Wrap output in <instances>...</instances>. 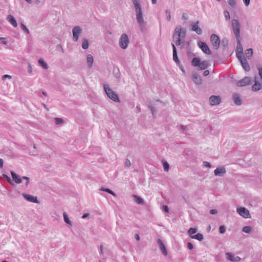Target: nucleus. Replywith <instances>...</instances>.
Segmentation results:
<instances>
[{
  "mask_svg": "<svg viewBox=\"0 0 262 262\" xmlns=\"http://www.w3.org/2000/svg\"><path fill=\"white\" fill-rule=\"evenodd\" d=\"M11 78H12L11 76L6 74V75H4L3 76L2 79L4 80H5L6 78L11 79Z\"/></svg>",
  "mask_w": 262,
  "mask_h": 262,
  "instance_id": "5fc2aeb1",
  "label": "nucleus"
},
{
  "mask_svg": "<svg viewBox=\"0 0 262 262\" xmlns=\"http://www.w3.org/2000/svg\"><path fill=\"white\" fill-rule=\"evenodd\" d=\"M22 195L23 196L25 200H27L29 202L36 203H38L37 198L36 196H34L30 194H26L25 193H23L22 194Z\"/></svg>",
  "mask_w": 262,
  "mask_h": 262,
  "instance_id": "4468645a",
  "label": "nucleus"
},
{
  "mask_svg": "<svg viewBox=\"0 0 262 262\" xmlns=\"http://www.w3.org/2000/svg\"><path fill=\"white\" fill-rule=\"evenodd\" d=\"M30 154L33 156H36L37 154V146L36 144H34L33 146V149L30 150Z\"/></svg>",
  "mask_w": 262,
  "mask_h": 262,
  "instance_id": "c9c22d12",
  "label": "nucleus"
},
{
  "mask_svg": "<svg viewBox=\"0 0 262 262\" xmlns=\"http://www.w3.org/2000/svg\"><path fill=\"white\" fill-rule=\"evenodd\" d=\"M172 39L177 46H179L181 43V38L173 34Z\"/></svg>",
  "mask_w": 262,
  "mask_h": 262,
  "instance_id": "cd10ccee",
  "label": "nucleus"
},
{
  "mask_svg": "<svg viewBox=\"0 0 262 262\" xmlns=\"http://www.w3.org/2000/svg\"><path fill=\"white\" fill-rule=\"evenodd\" d=\"M148 106L152 114L154 116L156 113V109L151 104H149Z\"/></svg>",
  "mask_w": 262,
  "mask_h": 262,
  "instance_id": "a19ab883",
  "label": "nucleus"
},
{
  "mask_svg": "<svg viewBox=\"0 0 262 262\" xmlns=\"http://www.w3.org/2000/svg\"><path fill=\"white\" fill-rule=\"evenodd\" d=\"M20 27L21 29L27 34L30 33V31L29 29L26 27V26L23 24L20 23Z\"/></svg>",
  "mask_w": 262,
  "mask_h": 262,
  "instance_id": "58836bf2",
  "label": "nucleus"
},
{
  "mask_svg": "<svg viewBox=\"0 0 262 262\" xmlns=\"http://www.w3.org/2000/svg\"><path fill=\"white\" fill-rule=\"evenodd\" d=\"M232 27L236 38H241L240 37V24L236 19L232 20Z\"/></svg>",
  "mask_w": 262,
  "mask_h": 262,
  "instance_id": "7ed1b4c3",
  "label": "nucleus"
},
{
  "mask_svg": "<svg viewBox=\"0 0 262 262\" xmlns=\"http://www.w3.org/2000/svg\"><path fill=\"white\" fill-rule=\"evenodd\" d=\"M201 61L199 58L194 57L192 59L191 64L194 67H199Z\"/></svg>",
  "mask_w": 262,
  "mask_h": 262,
  "instance_id": "c756f323",
  "label": "nucleus"
},
{
  "mask_svg": "<svg viewBox=\"0 0 262 262\" xmlns=\"http://www.w3.org/2000/svg\"><path fill=\"white\" fill-rule=\"evenodd\" d=\"M55 123L56 124H61L63 122V120L61 118H55Z\"/></svg>",
  "mask_w": 262,
  "mask_h": 262,
  "instance_id": "de8ad7c7",
  "label": "nucleus"
},
{
  "mask_svg": "<svg viewBox=\"0 0 262 262\" xmlns=\"http://www.w3.org/2000/svg\"><path fill=\"white\" fill-rule=\"evenodd\" d=\"M234 103L237 105H240L242 104V100L238 94L235 93L232 96Z\"/></svg>",
  "mask_w": 262,
  "mask_h": 262,
  "instance_id": "5701e85b",
  "label": "nucleus"
},
{
  "mask_svg": "<svg viewBox=\"0 0 262 262\" xmlns=\"http://www.w3.org/2000/svg\"><path fill=\"white\" fill-rule=\"evenodd\" d=\"M162 164L164 168V170L165 171H168L169 169V164L165 161H162Z\"/></svg>",
  "mask_w": 262,
  "mask_h": 262,
  "instance_id": "e433bc0d",
  "label": "nucleus"
},
{
  "mask_svg": "<svg viewBox=\"0 0 262 262\" xmlns=\"http://www.w3.org/2000/svg\"><path fill=\"white\" fill-rule=\"evenodd\" d=\"M203 165L204 166L208 168H210L211 167V164L207 161H205L203 162Z\"/></svg>",
  "mask_w": 262,
  "mask_h": 262,
  "instance_id": "3c124183",
  "label": "nucleus"
},
{
  "mask_svg": "<svg viewBox=\"0 0 262 262\" xmlns=\"http://www.w3.org/2000/svg\"><path fill=\"white\" fill-rule=\"evenodd\" d=\"M245 55L247 58H251L253 55V50L252 49H247L245 52Z\"/></svg>",
  "mask_w": 262,
  "mask_h": 262,
  "instance_id": "c85d7f7f",
  "label": "nucleus"
},
{
  "mask_svg": "<svg viewBox=\"0 0 262 262\" xmlns=\"http://www.w3.org/2000/svg\"><path fill=\"white\" fill-rule=\"evenodd\" d=\"M21 179V180L24 179V180H26V186H28V185L30 182V179L28 177H25V176L23 177Z\"/></svg>",
  "mask_w": 262,
  "mask_h": 262,
  "instance_id": "8fccbe9b",
  "label": "nucleus"
},
{
  "mask_svg": "<svg viewBox=\"0 0 262 262\" xmlns=\"http://www.w3.org/2000/svg\"><path fill=\"white\" fill-rule=\"evenodd\" d=\"M221 98L218 96H211L209 98V102L211 105H216L220 103Z\"/></svg>",
  "mask_w": 262,
  "mask_h": 262,
  "instance_id": "ddd939ff",
  "label": "nucleus"
},
{
  "mask_svg": "<svg viewBox=\"0 0 262 262\" xmlns=\"http://www.w3.org/2000/svg\"><path fill=\"white\" fill-rule=\"evenodd\" d=\"M209 74V71L208 70H205L203 73V75L204 76H207Z\"/></svg>",
  "mask_w": 262,
  "mask_h": 262,
  "instance_id": "0e129e2a",
  "label": "nucleus"
},
{
  "mask_svg": "<svg viewBox=\"0 0 262 262\" xmlns=\"http://www.w3.org/2000/svg\"><path fill=\"white\" fill-rule=\"evenodd\" d=\"M258 70L259 75L260 78L262 79V68H258Z\"/></svg>",
  "mask_w": 262,
  "mask_h": 262,
  "instance_id": "6e6d98bb",
  "label": "nucleus"
},
{
  "mask_svg": "<svg viewBox=\"0 0 262 262\" xmlns=\"http://www.w3.org/2000/svg\"><path fill=\"white\" fill-rule=\"evenodd\" d=\"M0 41L2 44L5 45H7L8 43V41L6 40V38L5 37H0Z\"/></svg>",
  "mask_w": 262,
  "mask_h": 262,
  "instance_id": "09e8293b",
  "label": "nucleus"
},
{
  "mask_svg": "<svg viewBox=\"0 0 262 262\" xmlns=\"http://www.w3.org/2000/svg\"><path fill=\"white\" fill-rule=\"evenodd\" d=\"M3 163H4L3 160L2 159H0V167L1 168H3Z\"/></svg>",
  "mask_w": 262,
  "mask_h": 262,
  "instance_id": "774afa93",
  "label": "nucleus"
},
{
  "mask_svg": "<svg viewBox=\"0 0 262 262\" xmlns=\"http://www.w3.org/2000/svg\"><path fill=\"white\" fill-rule=\"evenodd\" d=\"M182 18L184 19V20H187L188 19V15L186 13H184L183 15H182Z\"/></svg>",
  "mask_w": 262,
  "mask_h": 262,
  "instance_id": "13d9d810",
  "label": "nucleus"
},
{
  "mask_svg": "<svg viewBox=\"0 0 262 262\" xmlns=\"http://www.w3.org/2000/svg\"><path fill=\"white\" fill-rule=\"evenodd\" d=\"M196 231V228H190L188 231V233L191 236L192 234L195 233Z\"/></svg>",
  "mask_w": 262,
  "mask_h": 262,
  "instance_id": "ea45409f",
  "label": "nucleus"
},
{
  "mask_svg": "<svg viewBox=\"0 0 262 262\" xmlns=\"http://www.w3.org/2000/svg\"><path fill=\"white\" fill-rule=\"evenodd\" d=\"M219 231L221 233L223 234L226 231V228L224 226H221L219 227Z\"/></svg>",
  "mask_w": 262,
  "mask_h": 262,
  "instance_id": "a18cd8bd",
  "label": "nucleus"
},
{
  "mask_svg": "<svg viewBox=\"0 0 262 262\" xmlns=\"http://www.w3.org/2000/svg\"><path fill=\"white\" fill-rule=\"evenodd\" d=\"M173 51V59L177 64H180V61L177 55V51L174 43H171Z\"/></svg>",
  "mask_w": 262,
  "mask_h": 262,
  "instance_id": "a211bd4d",
  "label": "nucleus"
},
{
  "mask_svg": "<svg viewBox=\"0 0 262 262\" xmlns=\"http://www.w3.org/2000/svg\"><path fill=\"white\" fill-rule=\"evenodd\" d=\"M63 219H64V222L69 224V225L70 226H72V223L71 222V221L70 220L68 215L66 213H63Z\"/></svg>",
  "mask_w": 262,
  "mask_h": 262,
  "instance_id": "72a5a7b5",
  "label": "nucleus"
},
{
  "mask_svg": "<svg viewBox=\"0 0 262 262\" xmlns=\"http://www.w3.org/2000/svg\"><path fill=\"white\" fill-rule=\"evenodd\" d=\"M209 66L208 62L206 60H204L200 62V64L198 67V69L200 70H204Z\"/></svg>",
  "mask_w": 262,
  "mask_h": 262,
  "instance_id": "bb28decb",
  "label": "nucleus"
},
{
  "mask_svg": "<svg viewBox=\"0 0 262 262\" xmlns=\"http://www.w3.org/2000/svg\"><path fill=\"white\" fill-rule=\"evenodd\" d=\"M103 88L104 90V91L107 96V97L114 101V102H120V100L118 97V95L114 92L106 84H103Z\"/></svg>",
  "mask_w": 262,
  "mask_h": 262,
  "instance_id": "f03ea898",
  "label": "nucleus"
},
{
  "mask_svg": "<svg viewBox=\"0 0 262 262\" xmlns=\"http://www.w3.org/2000/svg\"><path fill=\"white\" fill-rule=\"evenodd\" d=\"M226 170L223 166L217 167L214 171V175L217 177L223 176L226 173Z\"/></svg>",
  "mask_w": 262,
  "mask_h": 262,
  "instance_id": "f8f14e48",
  "label": "nucleus"
},
{
  "mask_svg": "<svg viewBox=\"0 0 262 262\" xmlns=\"http://www.w3.org/2000/svg\"><path fill=\"white\" fill-rule=\"evenodd\" d=\"M252 79L249 77H245L243 79L237 81L236 85L238 87L245 86L250 85L251 83Z\"/></svg>",
  "mask_w": 262,
  "mask_h": 262,
  "instance_id": "423d86ee",
  "label": "nucleus"
},
{
  "mask_svg": "<svg viewBox=\"0 0 262 262\" xmlns=\"http://www.w3.org/2000/svg\"><path fill=\"white\" fill-rule=\"evenodd\" d=\"M187 247L190 250H192L193 248V246L191 243H188Z\"/></svg>",
  "mask_w": 262,
  "mask_h": 262,
  "instance_id": "4d7b16f0",
  "label": "nucleus"
},
{
  "mask_svg": "<svg viewBox=\"0 0 262 262\" xmlns=\"http://www.w3.org/2000/svg\"><path fill=\"white\" fill-rule=\"evenodd\" d=\"M86 62L88 64L89 68L91 69L93 67L94 58L91 54H88L86 56Z\"/></svg>",
  "mask_w": 262,
  "mask_h": 262,
  "instance_id": "393cba45",
  "label": "nucleus"
},
{
  "mask_svg": "<svg viewBox=\"0 0 262 262\" xmlns=\"http://www.w3.org/2000/svg\"><path fill=\"white\" fill-rule=\"evenodd\" d=\"M129 43V38L128 36L125 34H122L119 40V45L120 48L122 49H125L127 48Z\"/></svg>",
  "mask_w": 262,
  "mask_h": 262,
  "instance_id": "20e7f679",
  "label": "nucleus"
},
{
  "mask_svg": "<svg viewBox=\"0 0 262 262\" xmlns=\"http://www.w3.org/2000/svg\"><path fill=\"white\" fill-rule=\"evenodd\" d=\"M7 20L9 22L14 28L17 27V23L15 18L12 15H8L6 18Z\"/></svg>",
  "mask_w": 262,
  "mask_h": 262,
  "instance_id": "aec40b11",
  "label": "nucleus"
},
{
  "mask_svg": "<svg viewBox=\"0 0 262 262\" xmlns=\"http://www.w3.org/2000/svg\"><path fill=\"white\" fill-rule=\"evenodd\" d=\"M243 2L246 6H248L249 5L250 0H243Z\"/></svg>",
  "mask_w": 262,
  "mask_h": 262,
  "instance_id": "052dcab7",
  "label": "nucleus"
},
{
  "mask_svg": "<svg viewBox=\"0 0 262 262\" xmlns=\"http://www.w3.org/2000/svg\"><path fill=\"white\" fill-rule=\"evenodd\" d=\"M165 12L167 14V20L168 21H170L171 20V15H170V11L169 10H166L165 11Z\"/></svg>",
  "mask_w": 262,
  "mask_h": 262,
  "instance_id": "c03bdc74",
  "label": "nucleus"
},
{
  "mask_svg": "<svg viewBox=\"0 0 262 262\" xmlns=\"http://www.w3.org/2000/svg\"><path fill=\"white\" fill-rule=\"evenodd\" d=\"M251 229L252 228L250 226H245L243 228L242 231L246 233H249L251 232Z\"/></svg>",
  "mask_w": 262,
  "mask_h": 262,
  "instance_id": "4c0bfd02",
  "label": "nucleus"
},
{
  "mask_svg": "<svg viewBox=\"0 0 262 262\" xmlns=\"http://www.w3.org/2000/svg\"><path fill=\"white\" fill-rule=\"evenodd\" d=\"M227 2L229 5L232 7H234L236 5L235 0H227Z\"/></svg>",
  "mask_w": 262,
  "mask_h": 262,
  "instance_id": "79ce46f5",
  "label": "nucleus"
},
{
  "mask_svg": "<svg viewBox=\"0 0 262 262\" xmlns=\"http://www.w3.org/2000/svg\"><path fill=\"white\" fill-rule=\"evenodd\" d=\"M236 211L237 212L244 218L251 219V217L249 211L245 207H238L237 208Z\"/></svg>",
  "mask_w": 262,
  "mask_h": 262,
  "instance_id": "39448f33",
  "label": "nucleus"
},
{
  "mask_svg": "<svg viewBox=\"0 0 262 262\" xmlns=\"http://www.w3.org/2000/svg\"><path fill=\"white\" fill-rule=\"evenodd\" d=\"M210 213L211 214H215L217 213V211L215 209H211L210 210Z\"/></svg>",
  "mask_w": 262,
  "mask_h": 262,
  "instance_id": "bf43d9fd",
  "label": "nucleus"
},
{
  "mask_svg": "<svg viewBox=\"0 0 262 262\" xmlns=\"http://www.w3.org/2000/svg\"><path fill=\"white\" fill-rule=\"evenodd\" d=\"M199 21H197L195 23L192 24L191 25V30L195 32L198 34L200 35L202 33V30L199 26Z\"/></svg>",
  "mask_w": 262,
  "mask_h": 262,
  "instance_id": "dca6fc26",
  "label": "nucleus"
},
{
  "mask_svg": "<svg viewBox=\"0 0 262 262\" xmlns=\"http://www.w3.org/2000/svg\"><path fill=\"white\" fill-rule=\"evenodd\" d=\"M89 43L88 40L86 39H84L82 43V48L84 50H86L89 48Z\"/></svg>",
  "mask_w": 262,
  "mask_h": 262,
  "instance_id": "f704fd0d",
  "label": "nucleus"
},
{
  "mask_svg": "<svg viewBox=\"0 0 262 262\" xmlns=\"http://www.w3.org/2000/svg\"><path fill=\"white\" fill-rule=\"evenodd\" d=\"M89 216V213H85L82 216V219H84Z\"/></svg>",
  "mask_w": 262,
  "mask_h": 262,
  "instance_id": "69168bd1",
  "label": "nucleus"
},
{
  "mask_svg": "<svg viewBox=\"0 0 262 262\" xmlns=\"http://www.w3.org/2000/svg\"><path fill=\"white\" fill-rule=\"evenodd\" d=\"M198 45L201 49V50L204 53L208 55L211 54V51L208 46L205 42H202L201 41H198Z\"/></svg>",
  "mask_w": 262,
  "mask_h": 262,
  "instance_id": "9b49d317",
  "label": "nucleus"
},
{
  "mask_svg": "<svg viewBox=\"0 0 262 262\" xmlns=\"http://www.w3.org/2000/svg\"><path fill=\"white\" fill-rule=\"evenodd\" d=\"M99 190H100V191L107 192L110 193L111 194H112V195H113L114 196H116V194L114 192H113L112 190H111V189H110L108 188L101 187V188H100Z\"/></svg>",
  "mask_w": 262,
  "mask_h": 262,
  "instance_id": "2f4dec72",
  "label": "nucleus"
},
{
  "mask_svg": "<svg viewBox=\"0 0 262 262\" xmlns=\"http://www.w3.org/2000/svg\"><path fill=\"white\" fill-rule=\"evenodd\" d=\"M173 34L176 35V36L179 37L181 39H184L185 37L186 31L181 26H177L175 28Z\"/></svg>",
  "mask_w": 262,
  "mask_h": 262,
  "instance_id": "1a4fd4ad",
  "label": "nucleus"
},
{
  "mask_svg": "<svg viewBox=\"0 0 262 262\" xmlns=\"http://www.w3.org/2000/svg\"><path fill=\"white\" fill-rule=\"evenodd\" d=\"M191 237L193 239H196L198 241H201L203 239V235L201 233H198L194 235H191Z\"/></svg>",
  "mask_w": 262,
  "mask_h": 262,
  "instance_id": "473e14b6",
  "label": "nucleus"
},
{
  "mask_svg": "<svg viewBox=\"0 0 262 262\" xmlns=\"http://www.w3.org/2000/svg\"><path fill=\"white\" fill-rule=\"evenodd\" d=\"M238 60H239L242 67L244 68V69L246 71H249L250 70V67L246 59L244 57H241V58H238Z\"/></svg>",
  "mask_w": 262,
  "mask_h": 262,
  "instance_id": "2eb2a0df",
  "label": "nucleus"
},
{
  "mask_svg": "<svg viewBox=\"0 0 262 262\" xmlns=\"http://www.w3.org/2000/svg\"><path fill=\"white\" fill-rule=\"evenodd\" d=\"M224 14L226 20H229L230 18V14H229V13L228 12V11H227L226 10L224 11Z\"/></svg>",
  "mask_w": 262,
  "mask_h": 262,
  "instance_id": "37998d69",
  "label": "nucleus"
},
{
  "mask_svg": "<svg viewBox=\"0 0 262 262\" xmlns=\"http://www.w3.org/2000/svg\"><path fill=\"white\" fill-rule=\"evenodd\" d=\"M237 40V47L236 49V55L237 58H241L243 56V49L241 42V38H236Z\"/></svg>",
  "mask_w": 262,
  "mask_h": 262,
  "instance_id": "9d476101",
  "label": "nucleus"
},
{
  "mask_svg": "<svg viewBox=\"0 0 262 262\" xmlns=\"http://www.w3.org/2000/svg\"><path fill=\"white\" fill-rule=\"evenodd\" d=\"M4 177L6 179V180L11 184V185H13V184L11 182V179L8 177L7 175L6 174H4Z\"/></svg>",
  "mask_w": 262,
  "mask_h": 262,
  "instance_id": "864d4df0",
  "label": "nucleus"
},
{
  "mask_svg": "<svg viewBox=\"0 0 262 262\" xmlns=\"http://www.w3.org/2000/svg\"><path fill=\"white\" fill-rule=\"evenodd\" d=\"M100 253L101 254H103V246L102 245L100 246Z\"/></svg>",
  "mask_w": 262,
  "mask_h": 262,
  "instance_id": "680f3d73",
  "label": "nucleus"
},
{
  "mask_svg": "<svg viewBox=\"0 0 262 262\" xmlns=\"http://www.w3.org/2000/svg\"><path fill=\"white\" fill-rule=\"evenodd\" d=\"M252 89L254 92L261 90L262 89V83L255 79V83L252 85Z\"/></svg>",
  "mask_w": 262,
  "mask_h": 262,
  "instance_id": "412c9836",
  "label": "nucleus"
},
{
  "mask_svg": "<svg viewBox=\"0 0 262 262\" xmlns=\"http://www.w3.org/2000/svg\"><path fill=\"white\" fill-rule=\"evenodd\" d=\"M135 237L137 241H139L140 239V236L138 234H136L135 235Z\"/></svg>",
  "mask_w": 262,
  "mask_h": 262,
  "instance_id": "338daca9",
  "label": "nucleus"
},
{
  "mask_svg": "<svg viewBox=\"0 0 262 262\" xmlns=\"http://www.w3.org/2000/svg\"><path fill=\"white\" fill-rule=\"evenodd\" d=\"M226 256V258L231 261L238 262L241 260V258L239 256L234 257V256L230 253H227Z\"/></svg>",
  "mask_w": 262,
  "mask_h": 262,
  "instance_id": "f3484780",
  "label": "nucleus"
},
{
  "mask_svg": "<svg viewBox=\"0 0 262 262\" xmlns=\"http://www.w3.org/2000/svg\"><path fill=\"white\" fill-rule=\"evenodd\" d=\"M132 1L135 10L137 23L139 25L141 30H143L146 23L143 18V13L140 0H132Z\"/></svg>",
  "mask_w": 262,
  "mask_h": 262,
  "instance_id": "f257e3e1",
  "label": "nucleus"
},
{
  "mask_svg": "<svg viewBox=\"0 0 262 262\" xmlns=\"http://www.w3.org/2000/svg\"><path fill=\"white\" fill-rule=\"evenodd\" d=\"M133 197L134 198L135 202L138 204L143 205L144 204V200L141 197L135 194L133 195Z\"/></svg>",
  "mask_w": 262,
  "mask_h": 262,
  "instance_id": "a878e982",
  "label": "nucleus"
},
{
  "mask_svg": "<svg viewBox=\"0 0 262 262\" xmlns=\"http://www.w3.org/2000/svg\"><path fill=\"white\" fill-rule=\"evenodd\" d=\"M157 243L159 245L160 249L163 254L165 256H166L167 255V252L166 247L163 243L162 241L161 240V239L158 238L157 240Z\"/></svg>",
  "mask_w": 262,
  "mask_h": 262,
  "instance_id": "6ab92c4d",
  "label": "nucleus"
},
{
  "mask_svg": "<svg viewBox=\"0 0 262 262\" xmlns=\"http://www.w3.org/2000/svg\"><path fill=\"white\" fill-rule=\"evenodd\" d=\"M162 208H163V210L165 212H169V208L167 206L164 205H163Z\"/></svg>",
  "mask_w": 262,
  "mask_h": 262,
  "instance_id": "603ef678",
  "label": "nucleus"
},
{
  "mask_svg": "<svg viewBox=\"0 0 262 262\" xmlns=\"http://www.w3.org/2000/svg\"><path fill=\"white\" fill-rule=\"evenodd\" d=\"M11 174L12 177L13 181L17 184H20L21 183V178L16 174L14 172L11 171Z\"/></svg>",
  "mask_w": 262,
  "mask_h": 262,
  "instance_id": "b1692460",
  "label": "nucleus"
},
{
  "mask_svg": "<svg viewBox=\"0 0 262 262\" xmlns=\"http://www.w3.org/2000/svg\"><path fill=\"white\" fill-rule=\"evenodd\" d=\"M82 31V28L80 26H75L72 29V34L73 40L75 41H78L79 36Z\"/></svg>",
  "mask_w": 262,
  "mask_h": 262,
  "instance_id": "6e6552de",
  "label": "nucleus"
},
{
  "mask_svg": "<svg viewBox=\"0 0 262 262\" xmlns=\"http://www.w3.org/2000/svg\"><path fill=\"white\" fill-rule=\"evenodd\" d=\"M28 65H29L28 72H29V73H31L32 72V68L29 63H28Z\"/></svg>",
  "mask_w": 262,
  "mask_h": 262,
  "instance_id": "e2e57ef3",
  "label": "nucleus"
},
{
  "mask_svg": "<svg viewBox=\"0 0 262 262\" xmlns=\"http://www.w3.org/2000/svg\"><path fill=\"white\" fill-rule=\"evenodd\" d=\"M38 63L40 66L42 67L44 69H47L48 68V66L47 63L41 58L38 60Z\"/></svg>",
  "mask_w": 262,
  "mask_h": 262,
  "instance_id": "7c9ffc66",
  "label": "nucleus"
},
{
  "mask_svg": "<svg viewBox=\"0 0 262 262\" xmlns=\"http://www.w3.org/2000/svg\"><path fill=\"white\" fill-rule=\"evenodd\" d=\"M192 79L195 84H201L202 83V78L199 74L196 73L193 74Z\"/></svg>",
  "mask_w": 262,
  "mask_h": 262,
  "instance_id": "4be33fe9",
  "label": "nucleus"
},
{
  "mask_svg": "<svg viewBox=\"0 0 262 262\" xmlns=\"http://www.w3.org/2000/svg\"><path fill=\"white\" fill-rule=\"evenodd\" d=\"M124 165L126 167H129L131 166L130 161L128 159L125 160Z\"/></svg>",
  "mask_w": 262,
  "mask_h": 262,
  "instance_id": "49530a36",
  "label": "nucleus"
},
{
  "mask_svg": "<svg viewBox=\"0 0 262 262\" xmlns=\"http://www.w3.org/2000/svg\"><path fill=\"white\" fill-rule=\"evenodd\" d=\"M210 40L214 49L217 50L220 45L219 37L217 35L213 34L211 35Z\"/></svg>",
  "mask_w": 262,
  "mask_h": 262,
  "instance_id": "0eeeda50",
  "label": "nucleus"
}]
</instances>
